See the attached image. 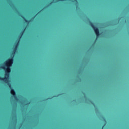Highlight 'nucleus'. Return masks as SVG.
I'll return each mask as SVG.
<instances>
[{"mask_svg":"<svg viewBox=\"0 0 129 129\" xmlns=\"http://www.w3.org/2000/svg\"><path fill=\"white\" fill-rule=\"evenodd\" d=\"M89 25L92 28L93 30L95 32V33L96 35V39L99 37V36H100V33H99V29L98 28L95 27L94 26V24H93V23L91 22L90 21H89Z\"/></svg>","mask_w":129,"mask_h":129,"instance_id":"obj_2","label":"nucleus"},{"mask_svg":"<svg viewBox=\"0 0 129 129\" xmlns=\"http://www.w3.org/2000/svg\"><path fill=\"white\" fill-rule=\"evenodd\" d=\"M92 103V104H93V105H94V103Z\"/></svg>","mask_w":129,"mask_h":129,"instance_id":"obj_11","label":"nucleus"},{"mask_svg":"<svg viewBox=\"0 0 129 129\" xmlns=\"http://www.w3.org/2000/svg\"><path fill=\"white\" fill-rule=\"evenodd\" d=\"M13 51H15V52H17V49H16V48H13Z\"/></svg>","mask_w":129,"mask_h":129,"instance_id":"obj_7","label":"nucleus"},{"mask_svg":"<svg viewBox=\"0 0 129 129\" xmlns=\"http://www.w3.org/2000/svg\"><path fill=\"white\" fill-rule=\"evenodd\" d=\"M25 30H26V28L24 29V30L20 33V37H19V40L17 41V43H16L15 44V45H14V49H18V46L19 45V43H20V39H21V37H22L23 36V34H24V32H25Z\"/></svg>","mask_w":129,"mask_h":129,"instance_id":"obj_4","label":"nucleus"},{"mask_svg":"<svg viewBox=\"0 0 129 129\" xmlns=\"http://www.w3.org/2000/svg\"><path fill=\"white\" fill-rule=\"evenodd\" d=\"M48 99H51V98H47V100H48Z\"/></svg>","mask_w":129,"mask_h":129,"instance_id":"obj_10","label":"nucleus"},{"mask_svg":"<svg viewBox=\"0 0 129 129\" xmlns=\"http://www.w3.org/2000/svg\"><path fill=\"white\" fill-rule=\"evenodd\" d=\"M104 126H105V124L102 126V129L104 128Z\"/></svg>","mask_w":129,"mask_h":129,"instance_id":"obj_8","label":"nucleus"},{"mask_svg":"<svg viewBox=\"0 0 129 129\" xmlns=\"http://www.w3.org/2000/svg\"><path fill=\"white\" fill-rule=\"evenodd\" d=\"M52 4H53V2H51L49 3V4L48 5H47L45 8H48V7H49V6H51V5H52Z\"/></svg>","mask_w":129,"mask_h":129,"instance_id":"obj_5","label":"nucleus"},{"mask_svg":"<svg viewBox=\"0 0 129 129\" xmlns=\"http://www.w3.org/2000/svg\"><path fill=\"white\" fill-rule=\"evenodd\" d=\"M64 1H70V0H58L57 2H64Z\"/></svg>","mask_w":129,"mask_h":129,"instance_id":"obj_6","label":"nucleus"},{"mask_svg":"<svg viewBox=\"0 0 129 129\" xmlns=\"http://www.w3.org/2000/svg\"><path fill=\"white\" fill-rule=\"evenodd\" d=\"M39 11L37 14H36L34 17H33L31 20H28L27 19H26V18H25V17H24L23 16H21V18L22 19H23L25 22V23H27V24H29V23H30V22H32V21H33V20H34V19H35V18H36V17H37V15H38V14H39L40 13Z\"/></svg>","mask_w":129,"mask_h":129,"instance_id":"obj_3","label":"nucleus"},{"mask_svg":"<svg viewBox=\"0 0 129 129\" xmlns=\"http://www.w3.org/2000/svg\"><path fill=\"white\" fill-rule=\"evenodd\" d=\"M74 2H76V3H77V0H74Z\"/></svg>","mask_w":129,"mask_h":129,"instance_id":"obj_9","label":"nucleus"},{"mask_svg":"<svg viewBox=\"0 0 129 129\" xmlns=\"http://www.w3.org/2000/svg\"><path fill=\"white\" fill-rule=\"evenodd\" d=\"M16 51L13 50L11 55V57L5 61L4 66H5L6 68L4 66L0 67V68L5 70L4 77H0V81H3L5 83H7V85H8L9 88H11L10 93L11 95H12L13 97H14L16 101H18L19 99H18V97H17L16 91L14 89L12 88L11 84L8 83L9 82V76H10V73L11 72V67H12L13 63H14V56H15V54H16Z\"/></svg>","mask_w":129,"mask_h":129,"instance_id":"obj_1","label":"nucleus"},{"mask_svg":"<svg viewBox=\"0 0 129 129\" xmlns=\"http://www.w3.org/2000/svg\"><path fill=\"white\" fill-rule=\"evenodd\" d=\"M105 122H106V120H105Z\"/></svg>","mask_w":129,"mask_h":129,"instance_id":"obj_12","label":"nucleus"}]
</instances>
